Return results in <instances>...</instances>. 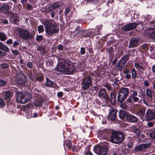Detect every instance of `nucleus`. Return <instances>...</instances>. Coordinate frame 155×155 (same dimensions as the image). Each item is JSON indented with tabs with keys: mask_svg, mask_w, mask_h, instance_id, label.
<instances>
[{
	"mask_svg": "<svg viewBox=\"0 0 155 155\" xmlns=\"http://www.w3.org/2000/svg\"><path fill=\"white\" fill-rule=\"evenodd\" d=\"M44 77L42 75L39 76L34 79V81L35 82L37 81H42L44 79Z\"/></svg>",
	"mask_w": 155,
	"mask_h": 155,
	"instance_id": "34",
	"label": "nucleus"
},
{
	"mask_svg": "<svg viewBox=\"0 0 155 155\" xmlns=\"http://www.w3.org/2000/svg\"><path fill=\"white\" fill-rule=\"evenodd\" d=\"M10 71V70L8 69L6 71H4L3 72H2L1 73L2 74V76H4L5 77H8L9 76V72Z\"/></svg>",
	"mask_w": 155,
	"mask_h": 155,
	"instance_id": "38",
	"label": "nucleus"
},
{
	"mask_svg": "<svg viewBox=\"0 0 155 155\" xmlns=\"http://www.w3.org/2000/svg\"><path fill=\"white\" fill-rule=\"evenodd\" d=\"M8 5L4 4L0 7V12L6 13L8 12Z\"/></svg>",
	"mask_w": 155,
	"mask_h": 155,
	"instance_id": "21",
	"label": "nucleus"
},
{
	"mask_svg": "<svg viewBox=\"0 0 155 155\" xmlns=\"http://www.w3.org/2000/svg\"><path fill=\"white\" fill-rule=\"evenodd\" d=\"M82 30L81 28L80 27H78L74 30L75 33L76 34H78Z\"/></svg>",
	"mask_w": 155,
	"mask_h": 155,
	"instance_id": "44",
	"label": "nucleus"
},
{
	"mask_svg": "<svg viewBox=\"0 0 155 155\" xmlns=\"http://www.w3.org/2000/svg\"><path fill=\"white\" fill-rule=\"evenodd\" d=\"M144 82V84L145 86L148 87L150 85V84L147 80H145Z\"/></svg>",
	"mask_w": 155,
	"mask_h": 155,
	"instance_id": "61",
	"label": "nucleus"
},
{
	"mask_svg": "<svg viewBox=\"0 0 155 155\" xmlns=\"http://www.w3.org/2000/svg\"><path fill=\"white\" fill-rule=\"evenodd\" d=\"M125 77L127 79H129L131 77V75L129 73L126 74Z\"/></svg>",
	"mask_w": 155,
	"mask_h": 155,
	"instance_id": "63",
	"label": "nucleus"
},
{
	"mask_svg": "<svg viewBox=\"0 0 155 155\" xmlns=\"http://www.w3.org/2000/svg\"><path fill=\"white\" fill-rule=\"evenodd\" d=\"M132 78L133 79H135L137 77L136 71L134 68L132 69L131 70Z\"/></svg>",
	"mask_w": 155,
	"mask_h": 155,
	"instance_id": "30",
	"label": "nucleus"
},
{
	"mask_svg": "<svg viewBox=\"0 0 155 155\" xmlns=\"http://www.w3.org/2000/svg\"><path fill=\"white\" fill-rule=\"evenodd\" d=\"M9 64L6 63H3L1 65V68L3 69L8 68L9 67Z\"/></svg>",
	"mask_w": 155,
	"mask_h": 155,
	"instance_id": "35",
	"label": "nucleus"
},
{
	"mask_svg": "<svg viewBox=\"0 0 155 155\" xmlns=\"http://www.w3.org/2000/svg\"><path fill=\"white\" fill-rule=\"evenodd\" d=\"M92 85V81L90 76H87L82 79L81 86L83 90H85Z\"/></svg>",
	"mask_w": 155,
	"mask_h": 155,
	"instance_id": "7",
	"label": "nucleus"
},
{
	"mask_svg": "<svg viewBox=\"0 0 155 155\" xmlns=\"http://www.w3.org/2000/svg\"><path fill=\"white\" fill-rule=\"evenodd\" d=\"M63 46L61 45H59L57 46L58 49L62 50L63 49Z\"/></svg>",
	"mask_w": 155,
	"mask_h": 155,
	"instance_id": "56",
	"label": "nucleus"
},
{
	"mask_svg": "<svg viewBox=\"0 0 155 155\" xmlns=\"http://www.w3.org/2000/svg\"><path fill=\"white\" fill-rule=\"evenodd\" d=\"M26 80V77L23 74H21L16 80L17 83L19 85L23 84L25 83Z\"/></svg>",
	"mask_w": 155,
	"mask_h": 155,
	"instance_id": "14",
	"label": "nucleus"
},
{
	"mask_svg": "<svg viewBox=\"0 0 155 155\" xmlns=\"http://www.w3.org/2000/svg\"><path fill=\"white\" fill-rule=\"evenodd\" d=\"M133 143L132 142H130L129 143L127 144V146L129 148H132L133 146Z\"/></svg>",
	"mask_w": 155,
	"mask_h": 155,
	"instance_id": "57",
	"label": "nucleus"
},
{
	"mask_svg": "<svg viewBox=\"0 0 155 155\" xmlns=\"http://www.w3.org/2000/svg\"><path fill=\"white\" fill-rule=\"evenodd\" d=\"M117 112V110L116 109L110 107V109L108 118L112 120H114L116 118Z\"/></svg>",
	"mask_w": 155,
	"mask_h": 155,
	"instance_id": "13",
	"label": "nucleus"
},
{
	"mask_svg": "<svg viewBox=\"0 0 155 155\" xmlns=\"http://www.w3.org/2000/svg\"><path fill=\"white\" fill-rule=\"evenodd\" d=\"M7 39L6 35L3 33L0 32V40L2 41H4Z\"/></svg>",
	"mask_w": 155,
	"mask_h": 155,
	"instance_id": "31",
	"label": "nucleus"
},
{
	"mask_svg": "<svg viewBox=\"0 0 155 155\" xmlns=\"http://www.w3.org/2000/svg\"><path fill=\"white\" fill-rule=\"evenodd\" d=\"M138 95V92L136 91H134L132 94L128 97L126 101L127 103H133L134 102L140 103V101H138L139 100V98L137 97Z\"/></svg>",
	"mask_w": 155,
	"mask_h": 155,
	"instance_id": "8",
	"label": "nucleus"
},
{
	"mask_svg": "<svg viewBox=\"0 0 155 155\" xmlns=\"http://www.w3.org/2000/svg\"><path fill=\"white\" fill-rule=\"evenodd\" d=\"M145 117L147 120L149 121L155 118V111H152L148 109L146 113Z\"/></svg>",
	"mask_w": 155,
	"mask_h": 155,
	"instance_id": "11",
	"label": "nucleus"
},
{
	"mask_svg": "<svg viewBox=\"0 0 155 155\" xmlns=\"http://www.w3.org/2000/svg\"><path fill=\"white\" fill-rule=\"evenodd\" d=\"M80 53L81 55L84 54L85 53V48L83 47H81V48Z\"/></svg>",
	"mask_w": 155,
	"mask_h": 155,
	"instance_id": "49",
	"label": "nucleus"
},
{
	"mask_svg": "<svg viewBox=\"0 0 155 155\" xmlns=\"http://www.w3.org/2000/svg\"><path fill=\"white\" fill-rule=\"evenodd\" d=\"M149 36L155 40V27L149 29L148 30Z\"/></svg>",
	"mask_w": 155,
	"mask_h": 155,
	"instance_id": "19",
	"label": "nucleus"
},
{
	"mask_svg": "<svg viewBox=\"0 0 155 155\" xmlns=\"http://www.w3.org/2000/svg\"><path fill=\"white\" fill-rule=\"evenodd\" d=\"M147 95L150 97L151 98L152 96V91L150 89H147L146 90Z\"/></svg>",
	"mask_w": 155,
	"mask_h": 155,
	"instance_id": "39",
	"label": "nucleus"
},
{
	"mask_svg": "<svg viewBox=\"0 0 155 155\" xmlns=\"http://www.w3.org/2000/svg\"><path fill=\"white\" fill-rule=\"evenodd\" d=\"M7 84L6 81H4L3 80L0 79V85L3 86Z\"/></svg>",
	"mask_w": 155,
	"mask_h": 155,
	"instance_id": "45",
	"label": "nucleus"
},
{
	"mask_svg": "<svg viewBox=\"0 0 155 155\" xmlns=\"http://www.w3.org/2000/svg\"><path fill=\"white\" fill-rule=\"evenodd\" d=\"M37 113H34L33 114H31V112L29 111L26 114L27 117L28 118H30L31 117H38Z\"/></svg>",
	"mask_w": 155,
	"mask_h": 155,
	"instance_id": "27",
	"label": "nucleus"
},
{
	"mask_svg": "<svg viewBox=\"0 0 155 155\" xmlns=\"http://www.w3.org/2000/svg\"><path fill=\"white\" fill-rule=\"evenodd\" d=\"M53 9L52 5L47 6L45 8V12H48L52 11Z\"/></svg>",
	"mask_w": 155,
	"mask_h": 155,
	"instance_id": "32",
	"label": "nucleus"
},
{
	"mask_svg": "<svg viewBox=\"0 0 155 155\" xmlns=\"http://www.w3.org/2000/svg\"><path fill=\"white\" fill-rule=\"evenodd\" d=\"M51 86L52 87L55 89H58L59 88L58 86L54 82H53V84Z\"/></svg>",
	"mask_w": 155,
	"mask_h": 155,
	"instance_id": "55",
	"label": "nucleus"
},
{
	"mask_svg": "<svg viewBox=\"0 0 155 155\" xmlns=\"http://www.w3.org/2000/svg\"><path fill=\"white\" fill-rule=\"evenodd\" d=\"M44 26L46 35L49 37L58 32L59 28L56 22L52 20H46L41 21Z\"/></svg>",
	"mask_w": 155,
	"mask_h": 155,
	"instance_id": "2",
	"label": "nucleus"
},
{
	"mask_svg": "<svg viewBox=\"0 0 155 155\" xmlns=\"http://www.w3.org/2000/svg\"><path fill=\"white\" fill-rule=\"evenodd\" d=\"M38 30L39 33H42L44 31L43 26L42 25H39L38 27Z\"/></svg>",
	"mask_w": 155,
	"mask_h": 155,
	"instance_id": "36",
	"label": "nucleus"
},
{
	"mask_svg": "<svg viewBox=\"0 0 155 155\" xmlns=\"http://www.w3.org/2000/svg\"><path fill=\"white\" fill-rule=\"evenodd\" d=\"M129 58V56L127 55H125L122 57L119 61L124 65L127 62Z\"/></svg>",
	"mask_w": 155,
	"mask_h": 155,
	"instance_id": "24",
	"label": "nucleus"
},
{
	"mask_svg": "<svg viewBox=\"0 0 155 155\" xmlns=\"http://www.w3.org/2000/svg\"><path fill=\"white\" fill-rule=\"evenodd\" d=\"M139 40L135 38H132L130 40L129 48H134L138 45Z\"/></svg>",
	"mask_w": 155,
	"mask_h": 155,
	"instance_id": "16",
	"label": "nucleus"
},
{
	"mask_svg": "<svg viewBox=\"0 0 155 155\" xmlns=\"http://www.w3.org/2000/svg\"><path fill=\"white\" fill-rule=\"evenodd\" d=\"M117 94L114 91L112 92L110 94V99H109L111 104H114L116 101Z\"/></svg>",
	"mask_w": 155,
	"mask_h": 155,
	"instance_id": "17",
	"label": "nucleus"
},
{
	"mask_svg": "<svg viewBox=\"0 0 155 155\" xmlns=\"http://www.w3.org/2000/svg\"><path fill=\"white\" fill-rule=\"evenodd\" d=\"M123 71L124 73L125 74H127L128 73H130L128 69H124Z\"/></svg>",
	"mask_w": 155,
	"mask_h": 155,
	"instance_id": "64",
	"label": "nucleus"
},
{
	"mask_svg": "<svg viewBox=\"0 0 155 155\" xmlns=\"http://www.w3.org/2000/svg\"><path fill=\"white\" fill-rule=\"evenodd\" d=\"M53 82L48 78H46V81L45 83V85L47 87H51L53 84Z\"/></svg>",
	"mask_w": 155,
	"mask_h": 155,
	"instance_id": "28",
	"label": "nucleus"
},
{
	"mask_svg": "<svg viewBox=\"0 0 155 155\" xmlns=\"http://www.w3.org/2000/svg\"><path fill=\"white\" fill-rule=\"evenodd\" d=\"M128 115L127 112L124 110H121L119 113V115L120 118L123 119L124 117H126Z\"/></svg>",
	"mask_w": 155,
	"mask_h": 155,
	"instance_id": "22",
	"label": "nucleus"
},
{
	"mask_svg": "<svg viewBox=\"0 0 155 155\" xmlns=\"http://www.w3.org/2000/svg\"><path fill=\"white\" fill-rule=\"evenodd\" d=\"M150 136L152 138L155 140V132H153L151 133Z\"/></svg>",
	"mask_w": 155,
	"mask_h": 155,
	"instance_id": "58",
	"label": "nucleus"
},
{
	"mask_svg": "<svg viewBox=\"0 0 155 155\" xmlns=\"http://www.w3.org/2000/svg\"><path fill=\"white\" fill-rule=\"evenodd\" d=\"M5 103L2 99L0 98V107H2L5 106Z\"/></svg>",
	"mask_w": 155,
	"mask_h": 155,
	"instance_id": "47",
	"label": "nucleus"
},
{
	"mask_svg": "<svg viewBox=\"0 0 155 155\" xmlns=\"http://www.w3.org/2000/svg\"><path fill=\"white\" fill-rule=\"evenodd\" d=\"M1 49L5 52H8L9 51L8 48L6 46L4 45H3V46H2Z\"/></svg>",
	"mask_w": 155,
	"mask_h": 155,
	"instance_id": "42",
	"label": "nucleus"
},
{
	"mask_svg": "<svg viewBox=\"0 0 155 155\" xmlns=\"http://www.w3.org/2000/svg\"><path fill=\"white\" fill-rule=\"evenodd\" d=\"M35 105L37 106H41L42 104V102L40 101L36 100L35 102Z\"/></svg>",
	"mask_w": 155,
	"mask_h": 155,
	"instance_id": "46",
	"label": "nucleus"
},
{
	"mask_svg": "<svg viewBox=\"0 0 155 155\" xmlns=\"http://www.w3.org/2000/svg\"><path fill=\"white\" fill-rule=\"evenodd\" d=\"M135 67L137 69H142V70H144V68L141 65H139V64L137 63H135Z\"/></svg>",
	"mask_w": 155,
	"mask_h": 155,
	"instance_id": "41",
	"label": "nucleus"
},
{
	"mask_svg": "<svg viewBox=\"0 0 155 155\" xmlns=\"http://www.w3.org/2000/svg\"><path fill=\"white\" fill-rule=\"evenodd\" d=\"M43 38V36L42 35H38L37 36L36 39L37 41H41Z\"/></svg>",
	"mask_w": 155,
	"mask_h": 155,
	"instance_id": "52",
	"label": "nucleus"
},
{
	"mask_svg": "<svg viewBox=\"0 0 155 155\" xmlns=\"http://www.w3.org/2000/svg\"><path fill=\"white\" fill-rule=\"evenodd\" d=\"M124 65V64L119 61L116 65V68L118 70L121 71Z\"/></svg>",
	"mask_w": 155,
	"mask_h": 155,
	"instance_id": "26",
	"label": "nucleus"
},
{
	"mask_svg": "<svg viewBox=\"0 0 155 155\" xmlns=\"http://www.w3.org/2000/svg\"><path fill=\"white\" fill-rule=\"evenodd\" d=\"M26 65L28 67L30 68L32 67L33 64L31 62H29L27 63Z\"/></svg>",
	"mask_w": 155,
	"mask_h": 155,
	"instance_id": "51",
	"label": "nucleus"
},
{
	"mask_svg": "<svg viewBox=\"0 0 155 155\" xmlns=\"http://www.w3.org/2000/svg\"><path fill=\"white\" fill-rule=\"evenodd\" d=\"M8 15L10 16V20L13 23H15L17 20L16 15L10 12L8 13Z\"/></svg>",
	"mask_w": 155,
	"mask_h": 155,
	"instance_id": "20",
	"label": "nucleus"
},
{
	"mask_svg": "<svg viewBox=\"0 0 155 155\" xmlns=\"http://www.w3.org/2000/svg\"><path fill=\"white\" fill-rule=\"evenodd\" d=\"M12 53L15 55H17L18 54V52L17 50H12L11 49Z\"/></svg>",
	"mask_w": 155,
	"mask_h": 155,
	"instance_id": "54",
	"label": "nucleus"
},
{
	"mask_svg": "<svg viewBox=\"0 0 155 155\" xmlns=\"http://www.w3.org/2000/svg\"><path fill=\"white\" fill-rule=\"evenodd\" d=\"M104 73V71H102L101 72V73L100 71L99 70H96L95 71V73L96 75L98 77H100Z\"/></svg>",
	"mask_w": 155,
	"mask_h": 155,
	"instance_id": "40",
	"label": "nucleus"
},
{
	"mask_svg": "<svg viewBox=\"0 0 155 155\" xmlns=\"http://www.w3.org/2000/svg\"><path fill=\"white\" fill-rule=\"evenodd\" d=\"M150 147V144L148 143H145L138 145L135 148L136 151H141L148 148Z\"/></svg>",
	"mask_w": 155,
	"mask_h": 155,
	"instance_id": "15",
	"label": "nucleus"
},
{
	"mask_svg": "<svg viewBox=\"0 0 155 155\" xmlns=\"http://www.w3.org/2000/svg\"><path fill=\"white\" fill-rule=\"evenodd\" d=\"M125 136L121 132H113L110 137L111 142L115 143H119L124 140Z\"/></svg>",
	"mask_w": 155,
	"mask_h": 155,
	"instance_id": "4",
	"label": "nucleus"
},
{
	"mask_svg": "<svg viewBox=\"0 0 155 155\" xmlns=\"http://www.w3.org/2000/svg\"><path fill=\"white\" fill-rule=\"evenodd\" d=\"M108 150L106 146L97 147L96 148V153L98 155H105Z\"/></svg>",
	"mask_w": 155,
	"mask_h": 155,
	"instance_id": "9",
	"label": "nucleus"
},
{
	"mask_svg": "<svg viewBox=\"0 0 155 155\" xmlns=\"http://www.w3.org/2000/svg\"><path fill=\"white\" fill-rule=\"evenodd\" d=\"M63 95V93L62 92H59L57 93V96L58 97H61Z\"/></svg>",
	"mask_w": 155,
	"mask_h": 155,
	"instance_id": "59",
	"label": "nucleus"
},
{
	"mask_svg": "<svg viewBox=\"0 0 155 155\" xmlns=\"http://www.w3.org/2000/svg\"><path fill=\"white\" fill-rule=\"evenodd\" d=\"M12 40L11 39H9L6 41V43L9 45L12 44Z\"/></svg>",
	"mask_w": 155,
	"mask_h": 155,
	"instance_id": "62",
	"label": "nucleus"
},
{
	"mask_svg": "<svg viewBox=\"0 0 155 155\" xmlns=\"http://www.w3.org/2000/svg\"><path fill=\"white\" fill-rule=\"evenodd\" d=\"M26 7L29 10H31L33 8V6L28 3L27 4Z\"/></svg>",
	"mask_w": 155,
	"mask_h": 155,
	"instance_id": "50",
	"label": "nucleus"
},
{
	"mask_svg": "<svg viewBox=\"0 0 155 155\" xmlns=\"http://www.w3.org/2000/svg\"><path fill=\"white\" fill-rule=\"evenodd\" d=\"M58 71L64 74H70L75 71V67L71 61L65 59H61L57 66Z\"/></svg>",
	"mask_w": 155,
	"mask_h": 155,
	"instance_id": "1",
	"label": "nucleus"
},
{
	"mask_svg": "<svg viewBox=\"0 0 155 155\" xmlns=\"http://www.w3.org/2000/svg\"><path fill=\"white\" fill-rule=\"evenodd\" d=\"M126 103H127L126 102V103H124L120 105L121 107L124 109H127V108L128 105Z\"/></svg>",
	"mask_w": 155,
	"mask_h": 155,
	"instance_id": "43",
	"label": "nucleus"
},
{
	"mask_svg": "<svg viewBox=\"0 0 155 155\" xmlns=\"http://www.w3.org/2000/svg\"><path fill=\"white\" fill-rule=\"evenodd\" d=\"M17 101L21 104L25 103L31 99V95L28 92H16Z\"/></svg>",
	"mask_w": 155,
	"mask_h": 155,
	"instance_id": "3",
	"label": "nucleus"
},
{
	"mask_svg": "<svg viewBox=\"0 0 155 155\" xmlns=\"http://www.w3.org/2000/svg\"><path fill=\"white\" fill-rule=\"evenodd\" d=\"M3 96L5 99L8 98L12 96V93L9 91H5L3 93Z\"/></svg>",
	"mask_w": 155,
	"mask_h": 155,
	"instance_id": "23",
	"label": "nucleus"
},
{
	"mask_svg": "<svg viewBox=\"0 0 155 155\" xmlns=\"http://www.w3.org/2000/svg\"><path fill=\"white\" fill-rule=\"evenodd\" d=\"M28 77L32 81H34V79L32 77V75L31 72H30L27 75Z\"/></svg>",
	"mask_w": 155,
	"mask_h": 155,
	"instance_id": "48",
	"label": "nucleus"
},
{
	"mask_svg": "<svg viewBox=\"0 0 155 155\" xmlns=\"http://www.w3.org/2000/svg\"><path fill=\"white\" fill-rule=\"evenodd\" d=\"M146 109L143 108L140 110L137 113V114L141 118L143 117L144 116Z\"/></svg>",
	"mask_w": 155,
	"mask_h": 155,
	"instance_id": "25",
	"label": "nucleus"
},
{
	"mask_svg": "<svg viewBox=\"0 0 155 155\" xmlns=\"http://www.w3.org/2000/svg\"><path fill=\"white\" fill-rule=\"evenodd\" d=\"M129 93L128 89L127 88H122L119 92L117 96V101L121 103L127 97Z\"/></svg>",
	"mask_w": 155,
	"mask_h": 155,
	"instance_id": "6",
	"label": "nucleus"
},
{
	"mask_svg": "<svg viewBox=\"0 0 155 155\" xmlns=\"http://www.w3.org/2000/svg\"><path fill=\"white\" fill-rule=\"evenodd\" d=\"M104 87L107 88L109 90H111V87L108 84H106L104 85Z\"/></svg>",
	"mask_w": 155,
	"mask_h": 155,
	"instance_id": "60",
	"label": "nucleus"
},
{
	"mask_svg": "<svg viewBox=\"0 0 155 155\" xmlns=\"http://www.w3.org/2000/svg\"><path fill=\"white\" fill-rule=\"evenodd\" d=\"M63 4L62 2H59L55 3L53 4H52V6L53 9L54 8H58L59 6H61Z\"/></svg>",
	"mask_w": 155,
	"mask_h": 155,
	"instance_id": "33",
	"label": "nucleus"
},
{
	"mask_svg": "<svg viewBox=\"0 0 155 155\" xmlns=\"http://www.w3.org/2000/svg\"><path fill=\"white\" fill-rule=\"evenodd\" d=\"M133 131L137 135H139L140 133V130L138 128L136 127H134L133 129Z\"/></svg>",
	"mask_w": 155,
	"mask_h": 155,
	"instance_id": "37",
	"label": "nucleus"
},
{
	"mask_svg": "<svg viewBox=\"0 0 155 155\" xmlns=\"http://www.w3.org/2000/svg\"><path fill=\"white\" fill-rule=\"evenodd\" d=\"M71 9L70 8H67L65 10V14L66 15L70 11H71Z\"/></svg>",
	"mask_w": 155,
	"mask_h": 155,
	"instance_id": "53",
	"label": "nucleus"
},
{
	"mask_svg": "<svg viewBox=\"0 0 155 155\" xmlns=\"http://www.w3.org/2000/svg\"><path fill=\"white\" fill-rule=\"evenodd\" d=\"M127 119L130 122H136L137 121V118L135 116L131 114L127 115Z\"/></svg>",
	"mask_w": 155,
	"mask_h": 155,
	"instance_id": "18",
	"label": "nucleus"
},
{
	"mask_svg": "<svg viewBox=\"0 0 155 155\" xmlns=\"http://www.w3.org/2000/svg\"><path fill=\"white\" fill-rule=\"evenodd\" d=\"M137 25L136 23H130L122 27V30L128 31L136 28Z\"/></svg>",
	"mask_w": 155,
	"mask_h": 155,
	"instance_id": "12",
	"label": "nucleus"
},
{
	"mask_svg": "<svg viewBox=\"0 0 155 155\" xmlns=\"http://www.w3.org/2000/svg\"><path fill=\"white\" fill-rule=\"evenodd\" d=\"M98 96L101 98L105 100L106 102L109 101V97L105 91L104 89H102L98 92Z\"/></svg>",
	"mask_w": 155,
	"mask_h": 155,
	"instance_id": "10",
	"label": "nucleus"
},
{
	"mask_svg": "<svg viewBox=\"0 0 155 155\" xmlns=\"http://www.w3.org/2000/svg\"><path fill=\"white\" fill-rule=\"evenodd\" d=\"M18 33L19 37L24 40H31L33 38L32 34H30L28 30L25 29H19Z\"/></svg>",
	"mask_w": 155,
	"mask_h": 155,
	"instance_id": "5",
	"label": "nucleus"
},
{
	"mask_svg": "<svg viewBox=\"0 0 155 155\" xmlns=\"http://www.w3.org/2000/svg\"><path fill=\"white\" fill-rule=\"evenodd\" d=\"M37 50L41 54H45L46 52L45 48L41 46H38L37 48Z\"/></svg>",
	"mask_w": 155,
	"mask_h": 155,
	"instance_id": "29",
	"label": "nucleus"
}]
</instances>
